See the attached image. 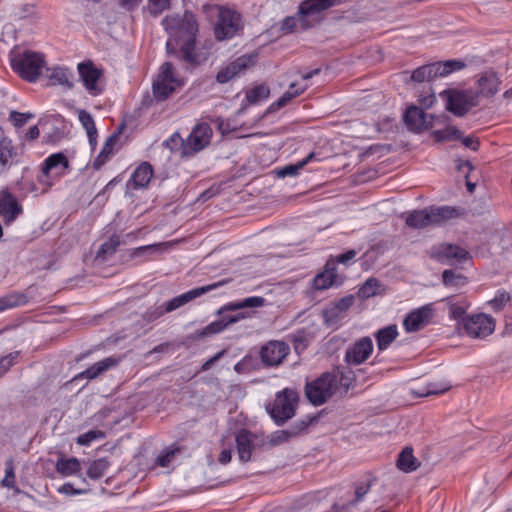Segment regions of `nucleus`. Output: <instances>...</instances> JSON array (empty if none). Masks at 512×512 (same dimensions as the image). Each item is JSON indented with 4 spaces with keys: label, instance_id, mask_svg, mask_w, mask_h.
Wrapping results in <instances>:
<instances>
[{
    "label": "nucleus",
    "instance_id": "f257e3e1",
    "mask_svg": "<svg viewBox=\"0 0 512 512\" xmlns=\"http://www.w3.org/2000/svg\"><path fill=\"white\" fill-rule=\"evenodd\" d=\"M162 26L168 34V54H177L180 60L191 67L199 66L208 59V48L197 42L199 26L192 12L167 15L162 20Z\"/></svg>",
    "mask_w": 512,
    "mask_h": 512
},
{
    "label": "nucleus",
    "instance_id": "f03ea898",
    "mask_svg": "<svg viewBox=\"0 0 512 512\" xmlns=\"http://www.w3.org/2000/svg\"><path fill=\"white\" fill-rule=\"evenodd\" d=\"M346 0H305L299 5L298 13L286 17L281 24V31L291 33L306 30L319 20L322 11L344 3Z\"/></svg>",
    "mask_w": 512,
    "mask_h": 512
},
{
    "label": "nucleus",
    "instance_id": "7ed1b4c3",
    "mask_svg": "<svg viewBox=\"0 0 512 512\" xmlns=\"http://www.w3.org/2000/svg\"><path fill=\"white\" fill-rule=\"evenodd\" d=\"M45 64V55L41 52L32 50L10 52L12 70L28 82H35L40 77Z\"/></svg>",
    "mask_w": 512,
    "mask_h": 512
},
{
    "label": "nucleus",
    "instance_id": "20e7f679",
    "mask_svg": "<svg viewBox=\"0 0 512 512\" xmlns=\"http://www.w3.org/2000/svg\"><path fill=\"white\" fill-rule=\"evenodd\" d=\"M458 215V211L453 207L432 206L408 213L405 218V222L412 228H424L429 225H440L450 219L456 218Z\"/></svg>",
    "mask_w": 512,
    "mask_h": 512
},
{
    "label": "nucleus",
    "instance_id": "39448f33",
    "mask_svg": "<svg viewBox=\"0 0 512 512\" xmlns=\"http://www.w3.org/2000/svg\"><path fill=\"white\" fill-rule=\"evenodd\" d=\"M69 168V160L64 153H53L42 162L37 181L43 184L44 191H49L56 181L69 173Z\"/></svg>",
    "mask_w": 512,
    "mask_h": 512
},
{
    "label": "nucleus",
    "instance_id": "423d86ee",
    "mask_svg": "<svg viewBox=\"0 0 512 512\" xmlns=\"http://www.w3.org/2000/svg\"><path fill=\"white\" fill-rule=\"evenodd\" d=\"M297 401V394L285 388L276 394L275 400L267 405L266 410L273 421L281 425L294 416Z\"/></svg>",
    "mask_w": 512,
    "mask_h": 512
},
{
    "label": "nucleus",
    "instance_id": "0eeeda50",
    "mask_svg": "<svg viewBox=\"0 0 512 512\" xmlns=\"http://www.w3.org/2000/svg\"><path fill=\"white\" fill-rule=\"evenodd\" d=\"M464 67L465 63L457 59L438 61L415 69L411 74V80L419 83L432 81L435 78L446 77L453 72L460 71Z\"/></svg>",
    "mask_w": 512,
    "mask_h": 512
},
{
    "label": "nucleus",
    "instance_id": "6e6552de",
    "mask_svg": "<svg viewBox=\"0 0 512 512\" xmlns=\"http://www.w3.org/2000/svg\"><path fill=\"white\" fill-rule=\"evenodd\" d=\"M337 387V377L331 372L321 374L305 386V394L314 406L324 404L334 393Z\"/></svg>",
    "mask_w": 512,
    "mask_h": 512
},
{
    "label": "nucleus",
    "instance_id": "1a4fd4ad",
    "mask_svg": "<svg viewBox=\"0 0 512 512\" xmlns=\"http://www.w3.org/2000/svg\"><path fill=\"white\" fill-rule=\"evenodd\" d=\"M440 96L446 102V109L459 117L466 115L477 105V97L471 90H445Z\"/></svg>",
    "mask_w": 512,
    "mask_h": 512
},
{
    "label": "nucleus",
    "instance_id": "9d476101",
    "mask_svg": "<svg viewBox=\"0 0 512 512\" xmlns=\"http://www.w3.org/2000/svg\"><path fill=\"white\" fill-rule=\"evenodd\" d=\"M237 453L241 462H248L252 454L265 450V434L262 432H251L247 429H240L235 434Z\"/></svg>",
    "mask_w": 512,
    "mask_h": 512
},
{
    "label": "nucleus",
    "instance_id": "9b49d317",
    "mask_svg": "<svg viewBox=\"0 0 512 512\" xmlns=\"http://www.w3.org/2000/svg\"><path fill=\"white\" fill-rule=\"evenodd\" d=\"M428 255L431 259L446 265L461 264L470 260V254L466 249L449 243L433 245Z\"/></svg>",
    "mask_w": 512,
    "mask_h": 512
},
{
    "label": "nucleus",
    "instance_id": "f8f14e48",
    "mask_svg": "<svg viewBox=\"0 0 512 512\" xmlns=\"http://www.w3.org/2000/svg\"><path fill=\"white\" fill-rule=\"evenodd\" d=\"M77 71L79 79L85 90L91 96L101 95L104 91L102 85L103 70L97 67L91 60L78 63Z\"/></svg>",
    "mask_w": 512,
    "mask_h": 512
},
{
    "label": "nucleus",
    "instance_id": "ddd939ff",
    "mask_svg": "<svg viewBox=\"0 0 512 512\" xmlns=\"http://www.w3.org/2000/svg\"><path fill=\"white\" fill-rule=\"evenodd\" d=\"M180 84V81L174 74L172 64L165 62L161 65L159 73L153 82V95L158 101L166 100Z\"/></svg>",
    "mask_w": 512,
    "mask_h": 512
},
{
    "label": "nucleus",
    "instance_id": "4468645a",
    "mask_svg": "<svg viewBox=\"0 0 512 512\" xmlns=\"http://www.w3.org/2000/svg\"><path fill=\"white\" fill-rule=\"evenodd\" d=\"M242 27V20L239 13L221 7L218 13V20L214 27V34L217 40L233 38Z\"/></svg>",
    "mask_w": 512,
    "mask_h": 512
},
{
    "label": "nucleus",
    "instance_id": "2eb2a0df",
    "mask_svg": "<svg viewBox=\"0 0 512 512\" xmlns=\"http://www.w3.org/2000/svg\"><path fill=\"white\" fill-rule=\"evenodd\" d=\"M213 131L208 123L196 124L185 139L183 156H192L210 144Z\"/></svg>",
    "mask_w": 512,
    "mask_h": 512
},
{
    "label": "nucleus",
    "instance_id": "dca6fc26",
    "mask_svg": "<svg viewBox=\"0 0 512 512\" xmlns=\"http://www.w3.org/2000/svg\"><path fill=\"white\" fill-rule=\"evenodd\" d=\"M467 336L474 339H482L491 335L495 330L493 317L485 313L472 314L462 324Z\"/></svg>",
    "mask_w": 512,
    "mask_h": 512
},
{
    "label": "nucleus",
    "instance_id": "f3484780",
    "mask_svg": "<svg viewBox=\"0 0 512 512\" xmlns=\"http://www.w3.org/2000/svg\"><path fill=\"white\" fill-rule=\"evenodd\" d=\"M21 201L5 187L0 189V218L6 226L14 223L23 214Z\"/></svg>",
    "mask_w": 512,
    "mask_h": 512
},
{
    "label": "nucleus",
    "instance_id": "a211bd4d",
    "mask_svg": "<svg viewBox=\"0 0 512 512\" xmlns=\"http://www.w3.org/2000/svg\"><path fill=\"white\" fill-rule=\"evenodd\" d=\"M435 315L433 303L425 304L409 312L403 320L406 332H416L431 323Z\"/></svg>",
    "mask_w": 512,
    "mask_h": 512
},
{
    "label": "nucleus",
    "instance_id": "6ab92c4d",
    "mask_svg": "<svg viewBox=\"0 0 512 512\" xmlns=\"http://www.w3.org/2000/svg\"><path fill=\"white\" fill-rule=\"evenodd\" d=\"M374 350V344L369 336H364L350 345L344 355V361L350 366L363 364Z\"/></svg>",
    "mask_w": 512,
    "mask_h": 512
},
{
    "label": "nucleus",
    "instance_id": "aec40b11",
    "mask_svg": "<svg viewBox=\"0 0 512 512\" xmlns=\"http://www.w3.org/2000/svg\"><path fill=\"white\" fill-rule=\"evenodd\" d=\"M353 303L354 297L352 295H348L338 299L330 306L325 308L323 310V318L325 324L331 327H339L346 316V312L353 305Z\"/></svg>",
    "mask_w": 512,
    "mask_h": 512
},
{
    "label": "nucleus",
    "instance_id": "412c9836",
    "mask_svg": "<svg viewBox=\"0 0 512 512\" xmlns=\"http://www.w3.org/2000/svg\"><path fill=\"white\" fill-rule=\"evenodd\" d=\"M255 61V55H242L236 58L218 71L216 81L221 84L229 82L247 68L253 66Z\"/></svg>",
    "mask_w": 512,
    "mask_h": 512
},
{
    "label": "nucleus",
    "instance_id": "4be33fe9",
    "mask_svg": "<svg viewBox=\"0 0 512 512\" xmlns=\"http://www.w3.org/2000/svg\"><path fill=\"white\" fill-rule=\"evenodd\" d=\"M339 284H341V281H339L336 262L331 258L327 260L323 270L313 278L312 287L315 290L322 291Z\"/></svg>",
    "mask_w": 512,
    "mask_h": 512
},
{
    "label": "nucleus",
    "instance_id": "5701e85b",
    "mask_svg": "<svg viewBox=\"0 0 512 512\" xmlns=\"http://www.w3.org/2000/svg\"><path fill=\"white\" fill-rule=\"evenodd\" d=\"M290 348L283 341H270L261 349L262 361L269 366L279 365L289 354Z\"/></svg>",
    "mask_w": 512,
    "mask_h": 512
},
{
    "label": "nucleus",
    "instance_id": "b1692460",
    "mask_svg": "<svg viewBox=\"0 0 512 512\" xmlns=\"http://www.w3.org/2000/svg\"><path fill=\"white\" fill-rule=\"evenodd\" d=\"M448 308L449 319L463 324L467 319V310L471 306V302L465 295H453L441 300Z\"/></svg>",
    "mask_w": 512,
    "mask_h": 512
},
{
    "label": "nucleus",
    "instance_id": "393cba45",
    "mask_svg": "<svg viewBox=\"0 0 512 512\" xmlns=\"http://www.w3.org/2000/svg\"><path fill=\"white\" fill-rule=\"evenodd\" d=\"M218 286H219L218 283H214V284H210V285H206V286H202V287H197V288L191 289L181 295H178L166 303L165 311L172 312V311L182 307L183 305L189 303L190 301L204 295L205 293L212 291L213 289H215Z\"/></svg>",
    "mask_w": 512,
    "mask_h": 512
},
{
    "label": "nucleus",
    "instance_id": "a878e982",
    "mask_svg": "<svg viewBox=\"0 0 512 512\" xmlns=\"http://www.w3.org/2000/svg\"><path fill=\"white\" fill-rule=\"evenodd\" d=\"M403 121L411 132H420L428 127L427 115L419 107L412 105L403 115Z\"/></svg>",
    "mask_w": 512,
    "mask_h": 512
},
{
    "label": "nucleus",
    "instance_id": "bb28decb",
    "mask_svg": "<svg viewBox=\"0 0 512 512\" xmlns=\"http://www.w3.org/2000/svg\"><path fill=\"white\" fill-rule=\"evenodd\" d=\"M154 175L153 167L148 162L140 163L132 172L128 185H132L134 189H143L148 186Z\"/></svg>",
    "mask_w": 512,
    "mask_h": 512
},
{
    "label": "nucleus",
    "instance_id": "cd10ccee",
    "mask_svg": "<svg viewBox=\"0 0 512 512\" xmlns=\"http://www.w3.org/2000/svg\"><path fill=\"white\" fill-rule=\"evenodd\" d=\"M244 315L242 313H238L235 315H225L222 318L212 321L207 326L202 328L197 332L199 337H205L210 335H215L224 331L229 325L238 322L240 319H243Z\"/></svg>",
    "mask_w": 512,
    "mask_h": 512
},
{
    "label": "nucleus",
    "instance_id": "c85d7f7f",
    "mask_svg": "<svg viewBox=\"0 0 512 512\" xmlns=\"http://www.w3.org/2000/svg\"><path fill=\"white\" fill-rule=\"evenodd\" d=\"M17 150L6 137L0 140V175L6 173L17 161Z\"/></svg>",
    "mask_w": 512,
    "mask_h": 512
},
{
    "label": "nucleus",
    "instance_id": "c756f323",
    "mask_svg": "<svg viewBox=\"0 0 512 512\" xmlns=\"http://www.w3.org/2000/svg\"><path fill=\"white\" fill-rule=\"evenodd\" d=\"M56 471L62 477H78L81 475L82 464L75 457H60L55 464Z\"/></svg>",
    "mask_w": 512,
    "mask_h": 512
},
{
    "label": "nucleus",
    "instance_id": "7c9ffc66",
    "mask_svg": "<svg viewBox=\"0 0 512 512\" xmlns=\"http://www.w3.org/2000/svg\"><path fill=\"white\" fill-rule=\"evenodd\" d=\"M78 120L86 131L91 149L95 150L97 146L98 131L92 115L88 111L80 109L78 110Z\"/></svg>",
    "mask_w": 512,
    "mask_h": 512
},
{
    "label": "nucleus",
    "instance_id": "2f4dec72",
    "mask_svg": "<svg viewBox=\"0 0 512 512\" xmlns=\"http://www.w3.org/2000/svg\"><path fill=\"white\" fill-rule=\"evenodd\" d=\"M120 132H114L111 134L105 141L101 151L97 155V157L94 159L93 167L96 169H99L103 165H105L110 158L114 155L115 152V145L118 141Z\"/></svg>",
    "mask_w": 512,
    "mask_h": 512
},
{
    "label": "nucleus",
    "instance_id": "473e14b6",
    "mask_svg": "<svg viewBox=\"0 0 512 512\" xmlns=\"http://www.w3.org/2000/svg\"><path fill=\"white\" fill-rule=\"evenodd\" d=\"M119 363V360L114 357H107L104 358L90 367H88L85 371H83L79 376L82 378H86L88 380H92L99 375L103 374L107 370H109L112 367L117 366Z\"/></svg>",
    "mask_w": 512,
    "mask_h": 512
},
{
    "label": "nucleus",
    "instance_id": "72a5a7b5",
    "mask_svg": "<svg viewBox=\"0 0 512 512\" xmlns=\"http://www.w3.org/2000/svg\"><path fill=\"white\" fill-rule=\"evenodd\" d=\"M119 363V360L114 357H107L104 358L90 367H88L85 371H83L79 376L82 378H86L88 380H92L99 375L103 374L107 370H109L112 367L117 366Z\"/></svg>",
    "mask_w": 512,
    "mask_h": 512
},
{
    "label": "nucleus",
    "instance_id": "f704fd0d",
    "mask_svg": "<svg viewBox=\"0 0 512 512\" xmlns=\"http://www.w3.org/2000/svg\"><path fill=\"white\" fill-rule=\"evenodd\" d=\"M119 363V360L114 357H107L104 358L90 367H88L85 371H83L79 376L82 378H86L88 380H92L99 375L103 374L107 370H109L112 367L117 366Z\"/></svg>",
    "mask_w": 512,
    "mask_h": 512
},
{
    "label": "nucleus",
    "instance_id": "c9c22d12",
    "mask_svg": "<svg viewBox=\"0 0 512 512\" xmlns=\"http://www.w3.org/2000/svg\"><path fill=\"white\" fill-rule=\"evenodd\" d=\"M398 329L396 325H388L375 333L377 348L380 352L385 351L397 338Z\"/></svg>",
    "mask_w": 512,
    "mask_h": 512
},
{
    "label": "nucleus",
    "instance_id": "e433bc0d",
    "mask_svg": "<svg viewBox=\"0 0 512 512\" xmlns=\"http://www.w3.org/2000/svg\"><path fill=\"white\" fill-rule=\"evenodd\" d=\"M264 303V299L259 296L247 297L243 300L229 302L218 310V314H222L225 311H236L243 308L260 307Z\"/></svg>",
    "mask_w": 512,
    "mask_h": 512
},
{
    "label": "nucleus",
    "instance_id": "4c0bfd02",
    "mask_svg": "<svg viewBox=\"0 0 512 512\" xmlns=\"http://www.w3.org/2000/svg\"><path fill=\"white\" fill-rule=\"evenodd\" d=\"M49 79L53 85H60L68 89L73 87V74L66 67H54L51 70Z\"/></svg>",
    "mask_w": 512,
    "mask_h": 512
},
{
    "label": "nucleus",
    "instance_id": "58836bf2",
    "mask_svg": "<svg viewBox=\"0 0 512 512\" xmlns=\"http://www.w3.org/2000/svg\"><path fill=\"white\" fill-rule=\"evenodd\" d=\"M314 157L315 154L311 152L304 159L298 161L297 163L285 165L284 167L277 169L276 174L279 178L295 177L306 164L314 159Z\"/></svg>",
    "mask_w": 512,
    "mask_h": 512
},
{
    "label": "nucleus",
    "instance_id": "ea45409f",
    "mask_svg": "<svg viewBox=\"0 0 512 512\" xmlns=\"http://www.w3.org/2000/svg\"><path fill=\"white\" fill-rule=\"evenodd\" d=\"M442 282L448 288L459 289L468 283V279L462 273L447 269L442 273Z\"/></svg>",
    "mask_w": 512,
    "mask_h": 512
},
{
    "label": "nucleus",
    "instance_id": "a19ab883",
    "mask_svg": "<svg viewBox=\"0 0 512 512\" xmlns=\"http://www.w3.org/2000/svg\"><path fill=\"white\" fill-rule=\"evenodd\" d=\"M296 433L290 430H277L270 435H265V449L289 442Z\"/></svg>",
    "mask_w": 512,
    "mask_h": 512
},
{
    "label": "nucleus",
    "instance_id": "79ce46f5",
    "mask_svg": "<svg viewBox=\"0 0 512 512\" xmlns=\"http://www.w3.org/2000/svg\"><path fill=\"white\" fill-rule=\"evenodd\" d=\"M28 302V297L23 293L13 292L0 298V313Z\"/></svg>",
    "mask_w": 512,
    "mask_h": 512
},
{
    "label": "nucleus",
    "instance_id": "37998d69",
    "mask_svg": "<svg viewBox=\"0 0 512 512\" xmlns=\"http://www.w3.org/2000/svg\"><path fill=\"white\" fill-rule=\"evenodd\" d=\"M180 453V449L171 445L164 448L155 459V466L161 468H170L175 461L176 455Z\"/></svg>",
    "mask_w": 512,
    "mask_h": 512
},
{
    "label": "nucleus",
    "instance_id": "c03bdc74",
    "mask_svg": "<svg viewBox=\"0 0 512 512\" xmlns=\"http://www.w3.org/2000/svg\"><path fill=\"white\" fill-rule=\"evenodd\" d=\"M500 81L494 74L484 75L479 79L480 92L487 96H493L499 91Z\"/></svg>",
    "mask_w": 512,
    "mask_h": 512
},
{
    "label": "nucleus",
    "instance_id": "a18cd8bd",
    "mask_svg": "<svg viewBox=\"0 0 512 512\" xmlns=\"http://www.w3.org/2000/svg\"><path fill=\"white\" fill-rule=\"evenodd\" d=\"M397 467L405 472H411L417 469V459L413 455V450L411 448L406 447L399 454Z\"/></svg>",
    "mask_w": 512,
    "mask_h": 512
},
{
    "label": "nucleus",
    "instance_id": "49530a36",
    "mask_svg": "<svg viewBox=\"0 0 512 512\" xmlns=\"http://www.w3.org/2000/svg\"><path fill=\"white\" fill-rule=\"evenodd\" d=\"M381 488L383 493L382 500L386 503L396 502L398 504L402 501L404 496L399 493L398 482H387Z\"/></svg>",
    "mask_w": 512,
    "mask_h": 512
},
{
    "label": "nucleus",
    "instance_id": "de8ad7c7",
    "mask_svg": "<svg viewBox=\"0 0 512 512\" xmlns=\"http://www.w3.org/2000/svg\"><path fill=\"white\" fill-rule=\"evenodd\" d=\"M110 466L106 458L96 459L88 464L87 475L92 479L100 478L108 470Z\"/></svg>",
    "mask_w": 512,
    "mask_h": 512
},
{
    "label": "nucleus",
    "instance_id": "09e8293b",
    "mask_svg": "<svg viewBox=\"0 0 512 512\" xmlns=\"http://www.w3.org/2000/svg\"><path fill=\"white\" fill-rule=\"evenodd\" d=\"M308 88L307 84H303L301 87H298L297 90H287L283 95L274 103H272L269 107L270 110L275 111L285 105H287L292 99L301 95Z\"/></svg>",
    "mask_w": 512,
    "mask_h": 512
},
{
    "label": "nucleus",
    "instance_id": "8fccbe9b",
    "mask_svg": "<svg viewBox=\"0 0 512 512\" xmlns=\"http://www.w3.org/2000/svg\"><path fill=\"white\" fill-rule=\"evenodd\" d=\"M269 94V87L265 84H260L246 92V99L249 103L255 104L257 102L266 100Z\"/></svg>",
    "mask_w": 512,
    "mask_h": 512
},
{
    "label": "nucleus",
    "instance_id": "3c124183",
    "mask_svg": "<svg viewBox=\"0 0 512 512\" xmlns=\"http://www.w3.org/2000/svg\"><path fill=\"white\" fill-rule=\"evenodd\" d=\"M379 281L375 278L367 279L359 288L358 296L362 299H368L378 293Z\"/></svg>",
    "mask_w": 512,
    "mask_h": 512
},
{
    "label": "nucleus",
    "instance_id": "603ef678",
    "mask_svg": "<svg viewBox=\"0 0 512 512\" xmlns=\"http://www.w3.org/2000/svg\"><path fill=\"white\" fill-rule=\"evenodd\" d=\"M433 136L437 141L460 139L461 131L455 126H448L444 129L435 130Z\"/></svg>",
    "mask_w": 512,
    "mask_h": 512
},
{
    "label": "nucleus",
    "instance_id": "864d4df0",
    "mask_svg": "<svg viewBox=\"0 0 512 512\" xmlns=\"http://www.w3.org/2000/svg\"><path fill=\"white\" fill-rule=\"evenodd\" d=\"M105 436V433L101 430H90L79 435L76 439V443L81 446H89L94 441L104 439Z\"/></svg>",
    "mask_w": 512,
    "mask_h": 512
},
{
    "label": "nucleus",
    "instance_id": "5fc2aeb1",
    "mask_svg": "<svg viewBox=\"0 0 512 512\" xmlns=\"http://www.w3.org/2000/svg\"><path fill=\"white\" fill-rule=\"evenodd\" d=\"M510 300V295L505 290H498L495 296L488 301V305L495 312L500 311Z\"/></svg>",
    "mask_w": 512,
    "mask_h": 512
},
{
    "label": "nucleus",
    "instance_id": "6e6d98bb",
    "mask_svg": "<svg viewBox=\"0 0 512 512\" xmlns=\"http://www.w3.org/2000/svg\"><path fill=\"white\" fill-rule=\"evenodd\" d=\"M164 144L171 151H179L181 156H183V146L185 144V139H183L178 132H174L168 139L165 140Z\"/></svg>",
    "mask_w": 512,
    "mask_h": 512
},
{
    "label": "nucleus",
    "instance_id": "4d7b16f0",
    "mask_svg": "<svg viewBox=\"0 0 512 512\" xmlns=\"http://www.w3.org/2000/svg\"><path fill=\"white\" fill-rule=\"evenodd\" d=\"M43 189H44V186L40 182H38V184H36L32 180H24L22 182V191L25 194L30 193V194H33L34 196L42 195L47 192V191H44Z\"/></svg>",
    "mask_w": 512,
    "mask_h": 512
},
{
    "label": "nucleus",
    "instance_id": "13d9d810",
    "mask_svg": "<svg viewBox=\"0 0 512 512\" xmlns=\"http://www.w3.org/2000/svg\"><path fill=\"white\" fill-rule=\"evenodd\" d=\"M33 117L34 114L30 112L21 113L17 111H11L9 114V120L13 123L15 127H22Z\"/></svg>",
    "mask_w": 512,
    "mask_h": 512
},
{
    "label": "nucleus",
    "instance_id": "bf43d9fd",
    "mask_svg": "<svg viewBox=\"0 0 512 512\" xmlns=\"http://www.w3.org/2000/svg\"><path fill=\"white\" fill-rule=\"evenodd\" d=\"M170 5V0H148V10L150 14L157 16L161 14L164 10L168 9Z\"/></svg>",
    "mask_w": 512,
    "mask_h": 512
},
{
    "label": "nucleus",
    "instance_id": "052dcab7",
    "mask_svg": "<svg viewBox=\"0 0 512 512\" xmlns=\"http://www.w3.org/2000/svg\"><path fill=\"white\" fill-rule=\"evenodd\" d=\"M119 245L118 240L110 239L109 241L104 242L100 245L97 251V257H102L106 254H112L116 251Z\"/></svg>",
    "mask_w": 512,
    "mask_h": 512
},
{
    "label": "nucleus",
    "instance_id": "680f3d73",
    "mask_svg": "<svg viewBox=\"0 0 512 512\" xmlns=\"http://www.w3.org/2000/svg\"><path fill=\"white\" fill-rule=\"evenodd\" d=\"M161 247H162V244H151V245L140 246V247L134 249L133 256L134 257H143L146 254H152V253L159 251L161 249Z\"/></svg>",
    "mask_w": 512,
    "mask_h": 512
},
{
    "label": "nucleus",
    "instance_id": "e2e57ef3",
    "mask_svg": "<svg viewBox=\"0 0 512 512\" xmlns=\"http://www.w3.org/2000/svg\"><path fill=\"white\" fill-rule=\"evenodd\" d=\"M19 356L18 352H13L0 358V372L3 375Z\"/></svg>",
    "mask_w": 512,
    "mask_h": 512
},
{
    "label": "nucleus",
    "instance_id": "0e129e2a",
    "mask_svg": "<svg viewBox=\"0 0 512 512\" xmlns=\"http://www.w3.org/2000/svg\"><path fill=\"white\" fill-rule=\"evenodd\" d=\"M355 256H356L355 250H348V251L338 255L337 258L334 259V261L336 262V265L338 263L344 264V265H349L353 261Z\"/></svg>",
    "mask_w": 512,
    "mask_h": 512
},
{
    "label": "nucleus",
    "instance_id": "69168bd1",
    "mask_svg": "<svg viewBox=\"0 0 512 512\" xmlns=\"http://www.w3.org/2000/svg\"><path fill=\"white\" fill-rule=\"evenodd\" d=\"M460 139L465 147H467L473 151H477L479 149L480 143H479L478 139H476L472 136H465V137L461 136Z\"/></svg>",
    "mask_w": 512,
    "mask_h": 512
},
{
    "label": "nucleus",
    "instance_id": "338daca9",
    "mask_svg": "<svg viewBox=\"0 0 512 512\" xmlns=\"http://www.w3.org/2000/svg\"><path fill=\"white\" fill-rule=\"evenodd\" d=\"M226 353V350L223 349L221 350L220 352L216 353L213 357L209 358L208 360H206L202 366H201V370L202 371H207L211 368V366L216 362L218 361L219 359H221L224 354Z\"/></svg>",
    "mask_w": 512,
    "mask_h": 512
},
{
    "label": "nucleus",
    "instance_id": "774afa93",
    "mask_svg": "<svg viewBox=\"0 0 512 512\" xmlns=\"http://www.w3.org/2000/svg\"><path fill=\"white\" fill-rule=\"evenodd\" d=\"M15 479V473H14V462L10 458L6 460L5 462V475L2 480H14Z\"/></svg>",
    "mask_w": 512,
    "mask_h": 512
}]
</instances>
